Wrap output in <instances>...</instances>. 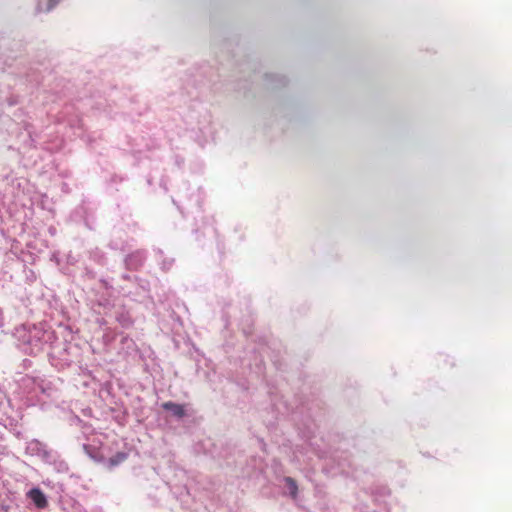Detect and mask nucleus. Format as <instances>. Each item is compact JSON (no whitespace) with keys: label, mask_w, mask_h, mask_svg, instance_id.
I'll return each mask as SVG.
<instances>
[{"label":"nucleus","mask_w":512,"mask_h":512,"mask_svg":"<svg viewBox=\"0 0 512 512\" xmlns=\"http://www.w3.org/2000/svg\"><path fill=\"white\" fill-rule=\"evenodd\" d=\"M21 337L24 339V342L27 345L25 351L30 354H37L44 350L45 345H47L48 342L52 339L53 333L33 326L29 330L25 331Z\"/></svg>","instance_id":"f257e3e1"},{"label":"nucleus","mask_w":512,"mask_h":512,"mask_svg":"<svg viewBox=\"0 0 512 512\" xmlns=\"http://www.w3.org/2000/svg\"><path fill=\"white\" fill-rule=\"evenodd\" d=\"M78 350L76 345L63 342L57 345H51L49 356L53 365L63 368L74 362L75 358L78 356Z\"/></svg>","instance_id":"f03ea898"},{"label":"nucleus","mask_w":512,"mask_h":512,"mask_svg":"<svg viewBox=\"0 0 512 512\" xmlns=\"http://www.w3.org/2000/svg\"><path fill=\"white\" fill-rule=\"evenodd\" d=\"M24 388L30 389V392L36 393L40 391L42 394L51 396L54 390L52 382L40 377L25 376L21 380Z\"/></svg>","instance_id":"7ed1b4c3"},{"label":"nucleus","mask_w":512,"mask_h":512,"mask_svg":"<svg viewBox=\"0 0 512 512\" xmlns=\"http://www.w3.org/2000/svg\"><path fill=\"white\" fill-rule=\"evenodd\" d=\"M27 498L30 499L39 509L45 508L48 504L47 497L42 490L37 487H34L27 492Z\"/></svg>","instance_id":"20e7f679"},{"label":"nucleus","mask_w":512,"mask_h":512,"mask_svg":"<svg viewBox=\"0 0 512 512\" xmlns=\"http://www.w3.org/2000/svg\"><path fill=\"white\" fill-rule=\"evenodd\" d=\"M89 455L95 460V461H98V462H103L104 465L108 468H113L117 465H119L120 463H122L126 458H127V454L124 453V452H118L115 456L109 458V459H105L104 457H97V456H94L92 454L89 453Z\"/></svg>","instance_id":"39448f33"},{"label":"nucleus","mask_w":512,"mask_h":512,"mask_svg":"<svg viewBox=\"0 0 512 512\" xmlns=\"http://www.w3.org/2000/svg\"><path fill=\"white\" fill-rule=\"evenodd\" d=\"M162 407L164 410L171 412V414L178 419L184 417V415H185V408H184V405H182V404H178V403L169 401V402L163 403Z\"/></svg>","instance_id":"423d86ee"},{"label":"nucleus","mask_w":512,"mask_h":512,"mask_svg":"<svg viewBox=\"0 0 512 512\" xmlns=\"http://www.w3.org/2000/svg\"><path fill=\"white\" fill-rule=\"evenodd\" d=\"M144 260L143 254L140 252L131 254L126 259V264L128 267L132 269H137L140 265H142Z\"/></svg>","instance_id":"0eeeda50"},{"label":"nucleus","mask_w":512,"mask_h":512,"mask_svg":"<svg viewBox=\"0 0 512 512\" xmlns=\"http://www.w3.org/2000/svg\"><path fill=\"white\" fill-rule=\"evenodd\" d=\"M60 0H47V4L44 6L42 0H39L37 5V12H49L51 11Z\"/></svg>","instance_id":"6e6552de"},{"label":"nucleus","mask_w":512,"mask_h":512,"mask_svg":"<svg viewBox=\"0 0 512 512\" xmlns=\"http://www.w3.org/2000/svg\"><path fill=\"white\" fill-rule=\"evenodd\" d=\"M285 482H286V485H287V488H288V491H289V494L291 495V497L296 498V495H297L296 482L290 477H286Z\"/></svg>","instance_id":"1a4fd4ad"},{"label":"nucleus","mask_w":512,"mask_h":512,"mask_svg":"<svg viewBox=\"0 0 512 512\" xmlns=\"http://www.w3.org/2000/svg\"><path fill=\"white\" fill-rule=\"evenodd\" d=\"M119 322L122 323L123 326H127L129 324V322L126 321V319H123V320L119 319Z\"/></svg>","instance_id":"9d476101"},{"label":"nucleus","mask_w":512,"mask_h":512,"mask_svg":"<svg viewBox=\"0 0 512 512\" xmlns=\"http://www.w3.org/2000/svg\"><path fill=\"white\" fill-rule=\"evenodd\" d=\"M84 449L89 453V450H88V449H89V446L84 445Z\"/></svg>","instance_id":"9b49d317"},{"label":"nucleus","mask_w":512,"mask_h":512,"mask_svg":"<svg viewBox=\"0 0 512 512\" xmlns=\"http://www.w3.org/2000/svg\"><path fill=\"white\" fill-rule=\"evenodd\" d=\"M4 325V322L2 319H0V327H2Z\"/></svg>","instance_id":"f8f14e48"}]
</instances>
